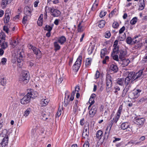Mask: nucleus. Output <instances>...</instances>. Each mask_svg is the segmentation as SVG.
Instances as JSON below:
<instances>
[{
	"mask_svg": "<svg viewBox=\"0 0 147 147\" xmlns=\"http://www.w3.org/2000/svg\"><path fill=\"white\" fill-rule=\"evenodd\" d=\"M138 19L137 17H135L131 20L130 23L131 25H134L137 22Z\"/></svg>",
	"mask_w": 147,
	"mask_h": 147,
	"instance_id": "41",
	"label": "nucleus"
},
{
	"mask_svg": "<svg viewBox=\"0 0 147 147\" xmlns=\"http://www.w3.org/2000/svg\"><path fill=\"white\" fill-rule=\"evenodd\" d=\"M77 30L78 32H81L84 30L83 28L81 26V23H80L78 25Z\"/></svg>",
	"mask_w": 147,
	"mask_h": 147,
	"instance_id": "44",
	"label": "nucleus"
},
{
	"mask_svg": "<svg viewBox=\"0 0 147 147\" xmlns=\"http://www.w3.org/2000/svg\"><path fill=\"white\" fill-rule=\"evenodd\" d=\"M111 35V34L109 31H107L106 32L104 36L105 38H109Z\"/></svg>",
	"mask_w": 147,
	"mask_h": 147,
	"instance_id": "49",
	"label": "nucleus"
},
{
	"mask_svg": "<svg viewBox=\"0 0 147 147\" xmlns=\"http://www.w3.org/2000/svg\"><path fill=\"white\" fill-rule=\"evenodd\" d=\"M112 27L114 28H117L119 26L118 23L117 22H114L112 24Z\"/></svg>",
	"mask_w": 147,
	"mask_h": 147,
	"instance_id": "47",
	"label": "nucleus"
},
{
	"mask_svg": "<svg viewBox=\"0 0 147 147\" xmlns=\"http://www.w3.org/2000/svg\"><path fill=\"white\" fill-rule=\"evenodd\" d=\"M125 29V26H123L119 30V34H123V32Z\"/></svg>",
	"mask_w": 147,
	"mask_h": 147,
	"instance_id": "56",
	"label": "nucleus"
},
{
	"mask_svg": "<svg viewBox=\"0 0 147 147\" xmlns=\"http://www.w3.org/2000/svg\"><path fill=\"white\" fill-rule=\"evenodd\" d=\"M18 41L15 40H13L11 39L10 41V44L11 45H12L13 47H14L16 46L18 44Z\"/></svg>",
	"mask_w": 147,
	"mask_h": 147,
	"instance_id": "36",
	"label": "nucleus"
},
{
	"mask_svg": "<svg viewBox=\"0 0 147 147\" xmlns=\"http://www.w3.org/2000/svg\"><path fill=\"white\" fill-rule=\"evenodd\" d=\"M5 17L4 21L5 23H7L9 22L10 18L9 15L8 13H5Z\"/></svg>",
	"mask_w": 147,
	"mask_h": 147,
	"instance_id": "32",
	"label": "nucleus"
},
{
	"mask_svg": "<svg viewBox=\"0 0 147 147\" xmlns=\"http://www.w3.org/2000/svg\"><path fill=\"white\" fill-rule=\"evenodd\" d=\"M57 41L54 42V45L55 48V51L59 50L60 49L61 47L59 46Z\"/></svg>",
	"mask_w": 147,
	"mask_h": 147,
	"instance_id": "34",
	"label": "nucleus"
},
{
	"mask_svg": "<svg viewBox=\"0 0 147 147\" xmlns=\"http://www.w3.org/2000/svg\"><path fill=\"white\" fill-rule=\"evenodd\" d=\"M109 70L111 71L116 72L118 70V67L116 65L113 64H111L109 68Z\"/></svg>",
	"mask_w": 147,
	"mask_h": 147,
	"instance_id": "19",
	"label": "nucleus"
},
{
	"mask_svg": "<svg viewBox=\"0 0 147 147\" xmlns=\"http://www.w3.org/2000/svg\"><path fill=\"white\" fill-rule=\"evenodd\" d=\"M129 124L127 122L122 123L120 125L121 129L123 130L127 129L129 128Z\"/></svg>",
	"mask_w": 147,
	"mask_h": 147,
	"instance_id": "22",
	"label": "nucleus"
},
{
	"mask_svg": "<svg viewBox=\"0 0 147 147\" xmlns=\"http://www.w3.org/2000/svg\"><path fill=\"white\" fill-rule=\"evenodd\" d=\"M127 53L125 50H121L119 51V58L121 60L124 58L126 56Z\"/></svg>",
	"mask_w": 147,
	"mask_h": 147,
	"instance_id": "15",
	"label": "nucleus"
},
{
	"mask_svg": "<svg viewBox=\"0 0 147 147\" xmlns=\"http://www.w3.org/2000/svg\"><path fill=\"white\" fill-rule=\"evenodd\" d=\"M22 53L21 52H18L16 56V57L17 59V62L18 63V65L19 67H21L23 64L22 63H21L23 58Z\"/></svg>",
	"mask_w": 147,
	"mask_h": 147,
	"instance_id": "9",
	"label": "nucleus"
},
{
	"mask_svg": "<svg viewBox=\"0 0 147 147\" xmlns=\"http://www.w3.org/2000/svg\"><path fill=\"white\" fill-rule=\"evenodd\" d=\"M89 102V103L90 104V105L89 106L88 108L90 107L91 105L93 104L94 103V99L90 98Z\"/></svg>",
	"mask_w": 147,
	"mask_h": 147,
	"instance_id": "52",
	"label": "nucleus"
},
{
	"mask_svg": "<svg viewBox=\"0 0 147 147\" xmlns=\"http://www.w3.org/2000/svg\"><path fill=\"white\" fill-rule=\"evenodd\" d=\"M116 83L120 86H123L125 84L124 78H121L118 79L116 80Z\"/></svg>",
	"mask_w": 147,
	"mask_h": 147,
	"instance_id": "20",
	"label": "nucleus"
},
{
	"mask_svg": "<svg viewBox=\"0 0 147 147\" xmlns=\"http://www.w3.org/2000/svg\"><path fill=\"white\" fill-rule=\"evenodd\" d=\"M49 101V99L47 98H43L40 101V104L42 106H45L47 105L48 102Z\"/></svg>",
	"mask_w": 147,
	"mask_h": 147,
	"instance_id": "24",
	"label": "nucleus"
},
{
	"mask_svg": "<svg viewBox=\"0 0 147 147\" xmlns=\"http://www.w3.org/2000/svg\"><path fill=\"white\" fill-rule=\"evenodd\" d=\"M92 61V59L90 58H88L86 59L85 65L86 66H89L90 65Z\"/></svg>",
	"mask_w": 147,
	"mask_h": 147,
	"instance_id": "37",
	"label": "nucleus"
},
{
	"mask_svg": "<svg viewBox=\"0 0 147 147\" xmlns=\"http://www.w3.org/2000/svg\"><path fill=\"white\" fill-rule=\"evenodd\" d=\"M63 80V78L62 77H60L57 80V83L58 84H60Z\"/></svg>",
	"mask_w": 147,
	"mask_h": 147,
	"instance_id": "64",
	"label": "nucleus"
},
{
	"mask_svg": "<svg viewBox=\"0 0 147 147\" xmlns=\"http://www.w3.org/2000/svg\"><path fill=\"white\" fill-rule=\"evenodd\" d=\"M12 0H2L1 2V5L3 8H5L7 5L10 3Z\"/></svg>",
	"mask_w": 147,
	"mask_h": 147,
	"instance_id": "26",
	"label": "nucleus"
},
{
	"mask_svg": "<svg viewBox=\"0 0 147 147\" xmlns=\"http://www.w3.org/2000/svg\"><path fill=\"white\" fill-rule=\"evenodd\" d=\"M8 138V134L6 129L3 130L0 134V140L3 138Z\"/></svg>",
	"mask_w": 147,
	"mask_h": 147,
	"instance_id": "13",
	"label": "nucleus"
},
{
	"mask_svg": "<svg viewBox=\"0 0 147 147\" xmlns=\"http://www.w3.org/2000/svg\"><path fill=\"white\" fill-rule=\"evenodd\" d=\"M24 12L26 16H29L31 15V9L28 7H26L24 9Z\"/></svg>",
	"mask_w": 147,
	"mask_h": 147,
	"instance_id": "17",
	"label": "nucleus"
},
{
	"mask_svg": "<svg viewBox=\"0 0 147 147\" xmlns=\"http://www.w3.org/2000/svg\"><path fill=\"white\" fill-rule=\"evenodd\" d=\"M28 47L29 49H31L33 50L34 54L36 55L37 59H39L41 57V53L39 50L31 44L28 45Z\"/></svg>",
	"mask_w": 147,
	"mask_h": 147,
	"instance_id": "2",
	"label": "nucleus"
},
{
	"mask_svg": "<svg viewBox=\"0 0 147 147\" xmlns=\"http://www.w3.org/2000/svg\"><path fill=\"white\" fill-rule=\"evenodd\" d=\"M82 59V55H80L73 65V69L76 71H77L79 69L81 64Z\"/></svg>",
	"mask_w": 147,
	"mask_h": 147,
	"instance_id": "3",
	"label": "nucleus"
},
{
	"mask_svg": "<svg viewBox=\"0 0 147 147\" xmlns=\"http://www.w3.org/2000/svg\"><path fill=\"white\" fill-rule=\"evenodd\" d=\"M66 41V38L64 36H62L59 37L58 39V42L61 45L63 44Z\"/></svg>",
	"mask_w": 147,
	"mask_h": 147,
	"instance_id": "23",
	"label": "nucleus"
},
{
	"mask_svg": "<svg viewBox=\"0 0 147 147\" xmlns=\"http://www.w3.org/2000/svg\"><path fill=\"white\" fill-rule=\"evenodd\" d=\"M107 87L106 90L107 92H109L111 90L112 86V78L111 76L108 74L107 76Z\"/></svg>",
	"mask_w": 147,
	"mask_h": 147,
	"instance_id": "6",
	"label": "nucleus"
},
{
	"mask_svg": "<svg viewBox=\"0 0 147 147\" xmlns=\"http://www.w3.org/2000/svg\"><path fill=\"white\" fill-rule=\"evenodd\" d=\"M107 13L106 12L102 11L100 12V14L99 16L101 18L104 16Z\"/></svg>",
	"mask_w": 147,
	"mask_h": 147,
	"instance_id": "53",
	"label": "nucleus"
},
{
	"mask_svg": "<svg viewBox=\"0 0 147 147\" xmlns=\"http://www.w3.org/2000/svg\"><path fill=\"white\" fill-rule=\"evenodd\" d=\"M131 74L133 75V79L134 80L137 81L140 80L144 77V74L142 70H140L138 72L135 74L134 72H132L130 73Z\"/></svg>",
	"mask_w": 147,
	"mask_h": 147,
	"instance_id": "5",
	"label": "nucleus"
},
{
	"mask_svg": "<svg viewBox=\"0 0 147 147\" xmlns=\"http://www.w3.org/2000/svg\"><path fill=\"white\" fill-rule=\"evenodd\" d=\"M6 80L4 78H3L1 79V83L2 86H4L6 84Z\"/></svg>",
	"mask_w": 147,
	"mask_h": 147,
	"instance_id": "51",
	"label": "nucleus"
},
{
	"mask_svg": "<svg viewBox=\"0 0 147 147\" xmlns=\"http://www.w3.org/2000/svg\"><path fill=\"white\" fill-rule=\"evenodd\" d=\"M105 24V21L104 20H101L100 21V22L98 24V26L100 28H102L104 26Z\"/></svg>",
	"mask_w": 147,
	"mask_h": 147,
	"instance_id": "40",
	"label": "nucleus"
},
{
	"mask_svg": "<svg viewBox=\"0 0 147 147\" xmlns=\"http://www.w3.org/2000/svg\"><path fill=\"white\" fill-rule=\"evenodd\" d=\"M28 16H24L22 21V22L23 24H25L26 23L27 21L29 19Z\"/></svg>",
	"mask_w": 147,
	"mask_h": 147,
	"instance_id": "42",
	"label": "nucleus"
},
{
	"mask_svg": "<svg viewBox=\"0 0 147 147\" xmlns=\"http://www.w3.org/2000/svg\"><path fill=\"white\" fill-rule=\"evenodd\" d=\"M139 4V10H143L145 7V3L144 0H141L140 1Z\"/></svg>",
	"mask_w": 147,
	"mask_h": 147,
	"instance_id": "25",
	"label": "nucleus"
},
{
	"mask_svg": "<svg viewBox=\"0 0 147 147\" xmlns=\"http://www.w3.org/2000/svg\"><path fill=\"white\" fill-rule=\"evenodd\" d=\"M41 118L44 121H46L49 117V115L46 112H43L41 114Z\"/></svg>",
	"mask_w": 147,
	"mask_h": 147,
	"instance_id": "28",
	"label": "nucleus"
},
{
	"mask_svg": "<svg viewBox=\"0 0 147 147\" xmlns=\"http://www.w3.org/2000/svg\"><path fill=\"white\" fill-rule=\"evenodd\" d=\"M97 108V105H94L92 107L91 109L89 111L90 117H93L94 116L96 112Z\"/></svg>",
	"mask_w": 147,
	"mask_h": 147,
	"instance_id": "11",
	"label": "nucleus"
},
{
	"mask_svg": "<svg viewBox=\"0 0 147 147\" xmlns=\"http://www.w3.org/2000/svg\"><path fill=\"white\" fill-rule=\"evenodd\" d=\"M51 12L52 13V15L54 17H58L61 14V12L60 11L54 8L51 9Z\"/></svg>",
	"mask_w": 147,
	"mask_h": 147,
	"instance_id": "12",
	"label": "nucleus"
},
{
	"mask_svg": "<svg viewBox=\"0 0 147 147\" xmlns=\"http://www.w3.org/2000/svg\"><path fill=\"white\" fill-rule=\"evenodd\" d=\"M145 119L143 118L136 119L135 120V123L137 125H143L144 123Z\"/></svg>",
	"mask_w": 147,
	"mask_h": 147,
	"instance_id": "14",
	"label": "nucleus"
},
{
	"mask_svg": "<svg viewBox=\"0 0 147 147\" xmlns=\"http://www.w3.org/2000/svg\"><path fill=\"white\" fill-rule=\"evenodd\" d=\"M28 94L24 96L20 100V102L22 104H26L28 103L30 100V97L29 96Z\"/></svg>",
	"mask_w": 147,
	"mask_h": 147,
	"instance_id": "10",
	"label": "nucleus"
},
{
	"mask_svg": "<svg viewBox=\"0 0 147 147\" xmlns=\"http://www.w3.org/2000/svg\"><path fill=\"white\" fill-rule=\"evenodd\" d=\"M112 56L113 57V59L115 61H119V59L118 58V57L117 55H115L113 56V55H112Z\"/></svg>",
	"mask_w": 147,
	"mask_h": 147,
	"instance_id": "61",
	"label": "nucleus"
},
{
	"mask_svg": "<svg viewBox=\"0 0 147 147\" xmlns=\"http://www.w3.org/2000/svg\"><path fill=\"white\" fill-rule=\"evenodd\" d=\"M0 45L1 46V48L3 49H5L8 47L7 42L5 41L1 42L0 40Z\"/></svg>",
	"mask_w": 147,
	"mask_h": 147,
	"instance_id": "29",
	"label": "nucleus"
},
{
	"mask_svg": "<svg viewBox=\"0 0 147 147\" xmlns=\"http://www.w3.org/2000/svg\"><path fill=\"white\" fill-rule=\"evenodd\" d=\"M9 28L10 26L9 25L4 26L3 27V30L7 33L8 34L9 32H11L10 30L9 31Z\"/></svg>",
	"mask_w": 147,
	"mask_h": 147,
	"instance_id": "38",
	"label": "nucleus"
},
{
	"mask_svg": "<svg viewBox=\"0 0 147 147\" xmlns=\"http://www.w3.org/2000/svg\"><path fill=\"white\" fill-rule=\"evenodd\" d=\"M98 5V3H94L93 4L91 8V9L92 11H94L95 9L96 8Z\"/></svg>",
	"mask_w": 147,
	"mask_h": 147,
	"instance_id": "55",
	"label": "nucleus"
},
{
	"mask_svg": "<svg viewBox=\"0 0 147 147\" xmlns=\"http://www.w3.org/2000/svg\"><path fill=\"white\" fill-rule=\"evenodd\" d=\"M131 87V85H129L128 86H125L123 89L121 94V96L122 97H125L126 95L127 92L129 90V88Z\"/></svg>",
	"mask_w": 147,
	"mask_h": 147,
	"instance_id": "21",
	"label": "nucleus"
},
{
	"mask_svg": "<svg viewBox=\"0 0 147 147\" xmlns=\"http://www.w3.org/2000/svg\"><path fill=\"white\" fill-rule=\"evenodd\" d=\"M38 125H36L33 127V128H32L31 130V133L32 135L35 134L36 132V129L38 128Z\"/></svg>",
	"mask_w": 147,
	"mask_h": 147,
	"instance_id": "43",
	"label": "nucleus"
},
{
	"mask_svg": "<svg viewBox=\"0 0 147 147\" xmlns=\"http://www.w3.org/2000/svg\"><path fill=\"white\" fill-rule=\"evenodd\" d=\"M130 62V61L128 59H123L121 60L120 63L121 64L123 67L127 66Z\"/></svg>",
	"mask_w": 147,
	"mask_h": 147,
	"instance_id": "18",
	"label": "nucleus"
},
{
	"mask_svg": "<svg viewBox=\"0 0 147 147\" xmlns=\"http://www.w3.org/2000/svg\"><path fill=\"white\" fill-rule=\"evenodd\" d=\"M100 76V73L99 71L97 70L94 76V78L97 79L99 78Z\"/></svg>",
	"mask_w": 147,
	"mask_h": 147,
	"instance_id": "58",
	"label": "nucleus"
},
{
	"mask_svg": "<svg viewBox=\"0 0 147 147\" xmlns=\"http://www.w3.org/2000/svg\"><path fill=\"white\" fill-rule=\"evenodd\" d=\"M29 78V72L27 71L23 70L19 80L22 84H25L28 82Z\"/></svg>",
	"mask_w": 147,
	"mask_h": 147,
	"instance_id": "1",
	"label": "nucleus"
},
{
	"mask_svg": "<svg viewBox=\"0 0 147 147\" xmlns=\"http://www.w3.org/2000/svg\"><path fill=\"white\" fill-rule=\"evenodd\" d=\"M143 46V44L141 42H138L135 45V48L136 49H140Z\"/></svg>",
	"mask_w": 147,
	"mask_h": 147,
	"instance_id": "39",
	"label": "nucleus"
},
{
	"mask_svg": "<svg viewBox=\"0 0 147 147\" xmlns=\"http://www.w3.org/2000/svg\"><path fill=\"white\" fill-rule=\"evenodd\" d=\"M83 147H89V144L88 141H86L84 143Z\"/></svg>",
	"mask_w": 147,
	"mask_h": 147,
	"instance_id": "63",
	"label": "nucleus"
},
{
	"mask_svg": "<svg viewBox=\"0 0 147 147\" xmlns=\"http://www.w3.org/2000/svg\"><path fill=\"white\" fill-rule=\"evenodd\" d=\"M89 128L88 125L87 126H84V129L82 133V137L83 138L87 140H89Z\"/></svg>",
	"mask_w": 147,
	"mask_h": 147,
	"instance_id": "8",
	"label": "nucleus"
},
{
	"mask_svg": "<svg viewBox=\"0 0 147 147\" xmlns=\"http://www.w3.org/2000/svg\"><path fill=\"white\" fill-rule=\"evenodd\" d=\"M141 92V90L140 89L134 90L129 94V97L132 99L137 98L140 95V93Z\"/></svg>",
	"mask_w": 147,
	"mask_h": 147,
	"instance_id": "4",
	"label": "nucleus"
},
{
	"mask_svg": "<svg viewBox=\"0 0 147 147\" xmlns=\"http://www.w3.org/2000/svg\"><path fill=\"white\" fill-rule=\"evenodd\" d=\"M107 53V50L105 49H103L100 51V57L103 58Z\"/></svg>",
	"mask_w": 147,
	"mask_h": 147,
	"instance_id": "33",
	"label": "nucleus"
},
{
	"mask_svg": "<svg viewBox=\"0 0 147 147\" xmlns=\"http://www.w3.org/2000/svg\"><path fill=\"white\" fill-rule=\"evenodd\" d=\"M126 41L128 44H131L132 43V40L131 37H128L127 38Z\"/></svg>",
	"mask_w": 147,
	"mask_h": 147,
	"instance_id": "50",
	"label": "nucleus"
},
{
	"mask_svg": "<svg viewBox=\"0 0 147 147\" xmlns=\"http://www.w3.org/2000/svg\"><path fill=\"white\" fill-rule=\"evenodd\" d=\"M88 53L89 55L91 54L93 51V49L92 47H89L87 50Z\"/></svg>",
	"mask_w": 147,
	"mask_h": 147,
	"instance_id": "54",
	"label": "nucleus"
},
{
	"mask_svg": "<svg viewBox=\"0 0 147 147\" xmlns=\"http://www.w3.org/2000/svg\"><path fill=\"white\" fill-rule=\"evenodd\" d=\"M120 117L119 116L116 115V116H115V118H113V120H114V122L115 123H117V121L119 120Z\"/></svg>",
	"mask_w": 147,
	"mask_h": 147,
	"instance_id": "62",
	"label": "nucleus"
},
{
	"mask_svg": "<svg viewBox=\"0 0 147 147\" xmlns=\"http://www.w3.org/2000/svg\"><path fill=\"white\" fill-rule=\"evenodd\" d=\"M117 10L114 9L109 15L110 18H111L114 15H115L116 13Z\"/></svg>",
	"mask_w": 147,
	"mask_h": 147,
	"instance_id": "48",
	"label": "nucleus"
},
{
	"mask_svg": "<svg viewBox=\"0 0 147 147\" xmlns=\"http://www.w3.org/2000/svg\"><path fill=\"white\" fill-rule=\"evenodd\" d=\"M7 61V59L5 58H2L1 60V63L3 65H4Z\"/></svg>",
	"mask_w": 147,
	"mask_h": 147,
	"instance_id": "60",
	"label": "nucleus"
},
{
	"mask_svg": "<svg viewBox=\"0 0 147 147\" xmlns=\"http://www.w3.org/2000/svg\"><path fill=\"white\" fill-rule=\"evenodd\" d=\"M5 36L3 32H1L0 33V40L1 42L5 41Z\"/></svg>",
	"mask_w": 147,
	"mask_h": 147,
	"instance_id": "35",
	"label": "nucleus"
},
{
	"mask_svg": "<svg viewBox=\"0 0 147 147\" xmlns=\"http://www.w3.org/2000/svg\"><path fill=\"white\" fill-rule=\"evenodd\" d=\"M133 75L131 74L130 73L128 75V76L124 79L125 84V86H128L134 80L133 79Z\"/></svg>",
	"mask_w": 147,
	"mask_h": 147,
	"instance_id": "7",
	"label": "nucleus"
},
{
	"mask_svg": "<svg viewBox=\"0 0 147 147\" xmlns=\"http://www.w3.org/2000/svg\"><path fill=\"white\" fill-rule=\"evenodd\" d=\"M103 132L100 130H98L96 134V138L98 140H100L102 136Z\"/></svg>",
	"mask_w": 147,
	"mask_h": 147,
	"instance_id": "27",
	"label": "nucleus"
},
{
	"mask_svg": "<svg viewBox=\"0 0 147 147\" xmlns=\"http://www.w3.org/2000/svg\"><path fill=\"white\" fill-rule=\"evenodd\" d=\"M29 91L30 92H28L27 93L29 94V96L30 97V98H34L37 96L38 94L36 91H31L29 90Z\"/></svg>",
	"mask_w": 147,
	"mask_h": 147,
	"instance_id": "16",
	"label": "nucleus"
},
{
	"mask_svg": "<svg viewBox=\"0 0 147 147\" xmlns=\"http://www.w3.org/2000/svg\"><path fill=\"white\" fill-rule=\"evenodd\" d=\"M62 110V109L61 108L60 109H59V110L56 114V115L58 116V117H59L61 115V110Z\"/></svg>",
	"mask_w": 147,
	"mask_h": 147,
	"instance_id": "59",
	"label": "nucleus"
},
{
	"mask_svg": "<svg viewBox=\"0 0 147 147\" xmlns=\"http://www.w3.org/2000/svg\"><path fill=\"white\" fill-rule=\"evenodd\" d=\"M125 33H123V34H119V36L118 37V40L119 41H123L125 39Z\"/></svg>",
	"mask_w": 147,
	"mask_h": 147,
	"instance_id": "31",
	"label": "nucleus"
},
{
	"mask_svg": "<svg viewBox=\"0 0 147 147\" xmlns=\"http://www.w3.org/2000/svg\"><path fill=\"white\" fill-rule=\"evenodd\" d=\"M109 59V57L108 56H106L104 59L102 61V63L103 64H106V63L107 61Z\"/></svg>",
	"mask_w": 147,
	"mask_h": 147,
	"instance_id": "57",
	"label": "nucleus"
},
{
	"mask_svg": "<svg viewBox=\"0 0 147 147\" xmlns=\"http://www.w3.org/2000/svg\"><path fill=\"white\" fill-rule=\"evenodd\" d=\"M1 140H2L1 143L2 147H5L7 145L8 138H3Z\"/></svg>",
	"mask_w": 147,
	"mask_h": 147,
	"instance_id": "30",
	"label": "nucleus"
},
{
	"mask_svg": "<svg viewBox=\"0 0 147 147\" xmlns=\"http://www.w3.org/2000/svg\"><path fill=\"white\" fill-rule=\"evenodd\" d=\"M30 108H28L24 112V115L25 117H27L28 115L29 114L30 112Z\"/></svg>",
	"mask_w": 147,
	"mask_h": 147,
	"instance_id": "45",
	"label": "nucleus"
},
{
	"mask_svg": "<svg viewBox=\"0 0 147 147\" xmlns=\"http://www.w3.org/2000/svg\"><path fill=\"white\" fill-rule=\"evenodd\" d=\"M52 29V27L48 25H46L45 26V30L49 32H51Z\"/></svg>",
	"mask_w": 147,
	"mask_h": 147,
	"instance_id": "46",
	"label": "nucleus"
}]
</instances>
